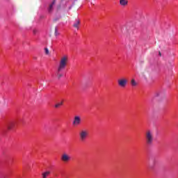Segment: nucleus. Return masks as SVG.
I'll return each instance as SVG.
<instances>
[{"label": "nucleus", "mask_w": 178, "mask_h": 178, "mask_svg": "<svg viewBox=\"0 0 178 178\" xmlns=\"http://www.w3.org/2000/svg\"><path fill=\"white\" fill-rule=\"evenodd\" d=\"M15 124H16V122L15 121H10V122H8L7 124L8 130H13Z\"/></svg>", "instance_id": "7"}, {"label": "nucleus", "mask_w": 178, "mask_h": 178, "mask_svg": "<svg viewBox=\"0 0 178 178\" xmlns=\"http://www.w3.org/2000/svg\"><path fill=\"white\" fill-rule=\"evenodd\" d=\"M73 126H79L81 124V117L80 115H75L72 122Z\"/></svg>", "instance_id": "4"}, {"label": "nucleus", "mask_w": 178, "mask_h": 178, "mask_svg": "<svg viewBox=\"0 0 178 178\" xmlns=\"http://www.w3.org/2000/svg\"><path fill=\"white\" fill-rule=\"evenodd\" d=\"M56 1L54 0L53 2L49 6V13H51L54 10V6L55 5Z\"/></svg>", "instance_id": "11"}, {"label": "nucleus", "mask_w": 178, "mask_h": 178, "mask_svg": "<svg viewBox=\"0 0 178 178\" xmlns=\"http://www.w3.org/2000/svg\"><path fill=\"white\" fill-rule=\"evenodd\" d=\"M51 175V171L47 170L42 173V178H47L48 176Z\"/></svg>", "instance_id": "12"}, {"label": "nucleus", "mask_w": 178, "mask_h": 178, "mask_svg": "<svg viewBox=\"0 0 178 178\" xmlns=\"http://www.w3.org/2000/svg\"><path fill=\"white\" fill-rule=\"evenodd\" d=\"M131 86H132V87L137 86V82L136 81V79H133L131 80Z\"/></svg>", "instance_id": "13"}, {"label": "nucleus", "mask_w": 178, "mask_h": 178, "mask_svg": "<svg viewBox=\"0 0 178 178\" xmlns=\"http://www.w3.org/2000/svg\"><path fill=\"white\" fill-rule=\"evenodd\" d=\"M71 157L69 154H67V153H63L61 155V161L63 162H69V161H70Z\"/></svg>", "instance_id": "6"}, {"label": "nucleus", "mask_w": 178, "mask_h": 178, "mask_svg": "<svg viewBox=\"0 0 178 178\" xmlns=\"http://www.w3.org/2000/svg\"><path fill=\"white\" fill-rule=\"evenodd\" d=\"M120 6H127L129 5V0H120Z\"/></svg>", "instance_id": "9"}, {"label": "nucleus", "mask_w": 178, "mask_h": 178, "mask_svg": "<svg viewBox=\"0 0 178 178\" xmlns=\"http://www.w3.org/2000/svg\"><path fill=\"white\" fill-rule=\"evenodd\" d=\"M159 56H162V54L161 53V51H159Z\"/></svg>", "instance_id": "17"}, {"label": "nucleus", "mask_w": 178, "mask_h": 178, "mask_svg": "<svg viewBox=\"0 0 178 178\" xmlns=\"http://www.w3.org/2000/svg\"><path fill=\"white\" fill-rule=\"evenodd\" d=\"M88 138V130L82 129L79 131L80 141H86Z\"/></svg>", "instance_id": "3"}, {"label": "nucleus", "mask_w": 178, "mask_h": 178, "mask_svg": "<svg viewBox=\"0 0 178 178\" xmlns=\"http://www.w3.org/2000/svg\"><path fill=\"white\" fill-rule=\"evenodd\" d=\"M73 27H74V29H76V30H79L80 27V19H76L75 22L73 24Z\"/></svg>", "instance_id": "10"}, {"label": "nucleus", "mask_w": 178, "mask_h": 178, "mask_svg": "<svg viewBox=\"0 0 178 178\" xmlns=\"http://www.w3.org/2000/svg\"><path fill=\"white\" fill-rule=\"evenodd\" d=\"M145 143L147 145H152L154 144V132L152 131H147L145 134Z\"/></svg>", "instance_id": "2"}, {"label": "nucleus", "mask_w": 178, "mask_h": 178, "mask_svg": "<svg viewBox=\"0 0 178 178\" xmlns=\"http://www.w3.org/2000/svg\"><path fill=\"white\" fill-rule=\"evenodd\" d=\"M118 86L122 88H124L127 86V79L122 78L118 81Z\"/></svg>", "instance_id": "5"}, {"label": "nucleus", "mask_w": 178, "mask_h": 178, "mask_svg": "<svg viewBox=\"0 0 178 178\" xmlns=\"http://www.w3.org/2000/svg\"><path fill=\"white\" fill-rule=\"evenodd\" d=\"M67 63H69V56H63L60 59L57 69L58 70H65L66 66H67Z\"/></svg>", "instance_id": "1"}, {"label": "nucleus", "mask_w": 178, "mask_h": 178, "mask_svg": "<svg viewBox=\"0 0 178 178\" xmlns=\"http://www.w3.org/2000/svg\"><path fill=\"white\" fill-rule=\"evenodd\" d=\"M55 35H58V28H55Z\"/></svg>", "instance_id": "16"}, {"label": "nucleus", "mask_w": 178, "mask_h": 178, "mask_svg": "<svg viewBox=\"0 0 178 178\" xmlns=\"http://www.w3.org/2000/svg\"><path fill=\"white\" fill-rule=\"evenodd\" d=\"M62 72H63V70H59V68H57L56 76L58 80H60V79L63 77Z\"/></svg>", "instance_id": "8"}, {"label": "nucleus", "mask_w": 178, "mask_h": 178, "mask_svg": "<svg viewBox=\"0 0 178 178\" xmlns=\"http://www.w3.org/2000/svg\"><path fill=\"white\" fill-rule=\"evenodd\" d=\"M62 105H63V102H60L55 105V108H59V106H62Z\"/></svg>", "instance_id": "14"}, {"label": "nucleus", "mask_w": 178, "mask_h": 178, "mask_svg": "<svg viewBox=\"0 0 178 178\" xmlns=\"http://www.w3.org/2000/svg\"><path fill=\"white\" fill-rule=\"evenodd\" d=\"M44 53L46 55H48L49 54V49L48 48L44 49Z\"/></svg>", "instance_id": "15"}]
</instances>
